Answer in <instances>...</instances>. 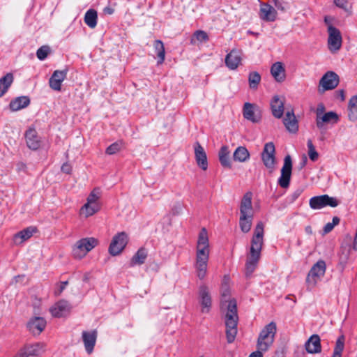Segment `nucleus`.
<instances>
[{"label": "nucleus", "mask_w": 357, "mask_h": 357, "mask_svg": "<svg viewBox=\"0 0 357 357\" xmlns=\"http://www.w3.org/2000/svg\"><path fill=\"white\" fill-rule=\"evenodd\" d=\"M46 324V320L43 317H34L28 321L26 327L32 334L39 335L44 331Z\"/></svg>", "instance_id": "nucleus-17"}, {"label": "nucleus", "mask_w": 357, "mask_h": 357, "mask_svg": "<svg viewBox=\"0 0 357 357\" xmlns=\"http://www.w3.org/2000/svg\"><path fill=\"white\" fill-rule=\"evenodd\" d=\"M128 242V234L124 232H119L114 235L109 246V252L112 256L120 254L126 248Z\"/></svg>", "instance_id": "nucleus-8"}, {"label": "nucleus", "mask_w": 357, "mask_h": 357, "mask_svg": "<svg viewBox=\"0 0 357 357\" xmlns=\"http://www.w3.org/2000/svg\"><path fill=\"white\" fill-rule=\"evenodd\" d=\"M45 344L36 343L34 344L26 345L20 353L19 357L39 356L44 354Z\"/></svg>", "instance_id": "nucleus-16"}, {"label": "nucleus", "mask_w": 357, "mask_h": 357, "mask_svg": "<svg viewBox=\"0 0 357 357\" xmlns=\"http://www.w3.org/2000/svg\"><path fill=\"white\" fill-rule=\"evenodd\" d=\"M325 106L323 103H319L316 109L315 113H316V119H319V117H321L323 114H324L325 112Z\"/></svg>", "instance_id": "nucleus-51"}, {"label": "nucleus", "mask_w": 357, "mask_h": 357, "mask_svg": "<svg viewBox=\"0 0 357 357\" xmlns=\"http://www.w3.org/2000/svg\"><path fill=\"white\" fill-rule=\"evenodd\" d=\"M98 244V241L96 238L88 237L81 238L73 247L72 253L74 258L80 259L84 257Z\"/></svg>", "instance_id": "nucleus-7"}, {"label": "nucleus", "mask_w": 357, "mask_h": 357, "mask_svg": "<svg viewBox=\"0 0 357 357\" xmlns=\"http://www.w3.org/2000/svg\"><path fill=\"white\" fill-rule=\"evenodd\" d=\"M326 271V262L321 259L319 260L312 266L305 279L307 290L311 291L316 287L317 283L324 276Z\"/></svg>", "instance_id": "nucleus-6"}, {"label": "nucleus", "mask_w": 357, "mask_h": 357, "mask_svg": "<svg viewBox=\"0 0 357 357\" xmlns=\"http://www.w3.org/2000/svg\"><path fill=\"white\" fill-rule=\"evenodd\" d=\"M271 73L278 82H282L285 79V69L282 62L274 63L271 68Z\"/></svg>", "instance_id": "nucleus-29"}, {"label": "nucleus", "mask_w": 357, "mask_h": 357, "mask_svg": "<svg viewBox=\"0 0 357 357\" xmlns=\"http://www.w3.org/2000/svg\"><path fill=\"white\" fill-rule=\"evenodd\" d=\"M353 248L355 250H357V237L354 238V243H353Z\"/></svg>", "instance_id": "nucleus-60"}, {"label": "nucleus", "mask_w": 357, "mask_h": 357, "mask_svg": "<svg viewBox=\"0 0 357 357\" xmlns=\"http://www.w3.org/2000/svg\"><path fill=\"white\" fill-rule=\"evenodd\" d=\"M67 73L68 69L55 70L49 80L50 88L54 91H60L61 89V84L66 78Z\"/></svg>", "instance_id": "nucleus-18"}, {"label": "nucleus", "mask_w": 357, "mask_h": 357, "mask_svg": "<svg viewBox=\"0 0 357 357\" xmlns=\"http://www.w3.org/2000/svg\"><path fill=\"white\" fill-rule=\"evenodd\" d=\"M335 98L340 100L341 101H344L345 99L344 91L343 89L336 91Z\"/></svg>", "instance_id": "nucleus-53"}, {"label": "nucleus", "mask_w": 357, "mask_h": 357, "mask_svg": "<svg viewBox=\"0 0 357 357\" xmlns=\"http://www.w3.org/2000/svg\"><path fill=\"white\" fill-rule=\"evenodd\" d=\"M252 193L246 192L240 203L239 227L243 233H248L252 225L254 210L252 204Z\"/></svg>", "instance_id": "nucleus-4"}, {"label": "nucleus", "mask_w": 357, "mask_h": 357, "mask_svg": "<svg viewBox=\"0 0 357 357\" xmlns=\"http://www.w3.org/2000/svg\"><path fill=\"white\" fill-rule=\"evenodd\" d=\"M148 256V250L144 247H141L130 259V266L143 264Z\"/></svg>", "instance_id": "nucleus-31"}, {"label": "nucleus", "mask_w": 357, "mask_h": 357, "mask_svg": "<svg viewBox=\"0 0 357 357\" xmlns=\"http://www.w3.org/2000/svg\"><path fill=\"white\" fill-rule=\"evenodd\" d=\"M37 229L35 227H29L22 231L17 232L14 236V241L16 244H21L25 241L30 238L34 233H36Z\"/></svg>", "instance_id": "nucleus-28"}, {"label": "nucleus", "mask_w": 357, "mask_h": 357, "mask_svg": "<svg viewBox=\"0 0 357 357\" xmlns=\"http://www.w3.org/2000/svg\"><path fill=\"white\" fill-rule=\"evenodd\" d=\"M261 81V75L257 72H251L248 75V82L250 89H256Z\"/></svg>", "instance_id": "nucleus-41"}, {"label": "nucleus", "mask_w": 357, "mask_h": 357, "mask_svg": "<svg viewBox=\"0 0 357 357\" xmlns=\"http://www.w3.org/2000/svg\"><path fill=\"white\" fill-rule=\"evenodd\" d=\"M305 231L307 234H312V229L310 226H307L305 228Z\"/></svg>", "instance_id": "nucleus-59"}, {"label": "nucleus", "mask_w": 357, "mask_h": 357, "mask_svg": "<svg viewBox=\"0 0 357 357\" xmlns=\"http://www.w3.org/2000/svg\"><path fill=\"white\" fill-rule=\"evenodd\" d=\"M100 210L98 204H92V203H86L80 210V213L85 217H89L97 213Z\"/></svg>", "instance_id": "nucleus-37"}, {"label": "nucleus", "mask_w": 357, "mask_h": 357, "mask_svg": "<svg viewBox=\"0 0 357 357\" xmlns=\"http://www.w3.org/2000/svg\"><path fill=\"white\" fill-rule=\"evenodd\" d=\"M96 189H94L89 194L86 203H92V204H98V200L99 199V196L98 193H96Z\"/></svg>", "instance_id": "nucleus-50"}, {"label": "nucleus", "mask_w": 357, "mask_h": 357, "mask_svg": "<svg viewBox=\"0 0 357 357\" xmlns=\"http://www.w3.org/2000/svg\"><path fill=\"white\" fill-rule=\"evenodd\" d=\"M241 53L233 49L225 57V65L230 70H236L241 63Z\"/></svg>", "instance_id": "nucleus-23"}, {"label": "nucleus", "mask_w": 357, "mask_h": 357, "mask_svg": "<svg viewBox=\"0 0 357 357\" xmlns=\"http://www.w3.org/2000/svg\"><path fill=\"white\" fill-rule=\"evenodd\" d=\"M344 340L345 337L343 335L338 337L335 342V346L332 357H341L342 352L344 347Z\"/></svg>", "instance_id": "nucleus-39"}, {"label": "nucleus", "mask_w": 357, "mask_h": 357, "mask_svg": "<svg viewBox=\"0 0 357 357\" xmlns=\"http://www.w3.org/2000/svg\"><path fill=\"white\" fill-rule=\"evenodd\" d=\"M292 171V160L289 155L284 157V164L281 169V175L278 178V183L282 188H287L289 186Z\"/></svg>", "instance_id": "nucleus-10"}, {"label": "nucleus", "mask_w": 357, "mask_h": 357, "mask_svg": "<svg viewBox=\"0 0 357 357\" xmlns=\"http://www.w3.org/2000/svg\"><path fill=\"white\" fill-rule=\"evenodd\" d=\"M208 39V36L204 31L197 30L193 33L190 40V43L195 45L196 40L200 43H205L207 42Z\"/></svg>", "instance_id": "nucleus-40"}, {"label": "nucleus", "mask_w": 357, "mask_h": 357, "mask_svg": "<svg viewBox=\"0 0 357 357\" xmlns=\"http://www.w3.org/2000/svg\"><path fill=\"white\" fill-rule=\"evenodd\" d=\"M334 3L336 6L342 8L344 10H347V7L348 5L347 0H334Z\"/></svg>", "instance_id": "nucleus-52"}, {"label": "nucleus", "mask_w": 357, "mask_h": 357, "mask_svg": "<svg viewBox=\"0 0 357 357\" xmlns=\"http://www.w3.org/2000/svg\"><path fill=\"white\" fill-rule=\"evenodd\" d=\"M264 224L259 221L256 225L251 239L250 252L245 262V275L250 276L255 271L261 257V252L264 245Z\"/></svg>", "instance_id": "nucleus-1"}, {"label": "nucleus", "mask_w": 357, "mask_h": 357, "mask_svg": "<svg viewBox=\"0 0 357 357\" xmlns=\"http://www.w3.org/2000/svg\"><path fill=\"white\" fill-rule=\"evenodd\" d=\"M72 167L68 163H64L61 166V171L66 174H70L71 172Z\"/></svg>", "instance_id": "nucleus-55"}, {"label": "nucleus", "mask_w": 357, "mask_h": 357, "mask_svg": "<svg viewBox=\"0 0 357 357\" xmlns=\"http://www.w3.org/2000/svg\"><path fill=\"white\" fill-rule=\"evenodd\" d=\"M243 117L252 123H258L261 119V115L258 107L252 103L245 102L243 107Z\"/></svg>", "instance_id": "nucleus-13"}, {"label": "nucleus", "mask_w": 357, "mask_h": 357, "mask_svg": "<svg viewBox=\"0 0 357 357\" xmlns=\"http://www.w3.org/2000/svg\"><path fill=\"white\" fill-rule=\"evenodd\" d=\"M305 188L303 186H300L292 192L287 197V199L290 203L294 202L303 192Z\"/></svg>", "instance_id": "nucleus-47"}, {"label": "nucleus", "mask_w": 357, "mask_h": 357, "mask_svg": "<svg viewBox=\"0 0 357 357\" xmlns=\"http://www.w3.org/2000/svg\"><path fill=\"white\" fill-rule=\"evenodd\" d=\"M225 303L227 302L225 301ZM220 309L224 313L227 340L228 343H231L236 338L238 322L237 302L236 299H229L227 304L225 303L224 301H221Z\"/></svg>", "instance_id": "nucleus-3"}, {"label": "nucleus", "mask_w": 357, "mask_h": 357, "mask_svg": "<svg viewBox=\"0 0 357 357\" xmlns=\"http://www.w3.org/2000/svg\"><path fill=\"white\" fill-rule=\"evenodd\" d=\"M275 7L282 12H284L289 8V2L287 0H273Z\"/></svg>", "instance_id": "nucleus-48"}, {"label": "nucleus", "mask_w": 357, "mask_h": 357, "mask_svg": "<svg viewBox=\"0 0 357 357\" xmlns=\"http://www.w3.org/2000/svg\"><path fill=\"white\" fill-rule=\"evenodd\" d=\"M85 24L91 29H94L98 24V12L93 9H89L84 17Z\"/></svg>", "instance_id": "nucleus-32"}, {"label": "nucleus", "mask_w": 357, "mask_h": 357, "mask_svg": "<svg viewBox=\"0 0 357 357\" xmlns=\"http://www.w3.org/2000/svg\"><path fill=\"white\" fill-rule=\"evenodd\" d=\"M155 52L158 57V65L162 64L165 59V50L164 43L160 40H155L153 44Z\"/></svg>", "instance_id": "nucleus-35"}, {"label": "nucleus", "mask_w": 357, "mask_h": 357, "mask_svg": "<svg viewBox=\"0 0 357 357\" xmlns=\"http://www.w3.org/2000/svg\"><path fill=\"white\" fill-rule=\"evenodd\" d=\"M339 121L340 118L338 114L335 112L331 111L324 113V114L319 117V119H316V125L319 129H321L324 128L325 123L333 125L338 123Z\"/></svg>", "instance_id": "nucleus-24"}, {"label": "nucleus", "mask_w": 357, "mask_h": 357, "mask_svg": "<svg viewBox=\"0 0 357 357\" xmlns=\"http://www.w3.org/2000/svg\"><path fill=\"white\" fill-rule=\"evenodd\" d=\"M114 13V9L108 6L103 8V13L105 15H112Z\"/></svg>", "instance_id": "nucleus-57"}, {"label": "nucleus", "mask_w": 357, "mask_h": 357, "mask_svg": "<svg viewBox=\"0 0 357 357\" xmlns=\"http://www.w3.org/2000/svg\"><path fill=\"white\" fill-rule=\"evenodd\" d=\"M305 347L309 354H317L321 350L320 337L318 335L314 334L307 340L305 344Z\"/></svg>", "instance_id": "nucleus-26"}, {"label": "nucleus", "mask_w": 357, "mask_h": 357, "mask_svg": "<svg viewBox=\"0 0 357 357\" xmlns=\"http://www.w3.org/2000/svg\"><path fill=\"white\" fill-rule=\"evenodd\" d=\"M261 156L264 166L273 172L276 164L275 148L273 142L265 144Z\"/></svg>", "instance_id": "nucleus-9"}, {"label": "nucleus", "mask_w": 357, "mask_h": 357, "mask_svg": "<svg viewBox=\"0 0 357 357\" xmlns=\"http://www.w3.org/2000/svg\"><path fill=\"white\" fill-rule=\"evenodd\" d=\"M199 300L201 305V311L203 313H208L212 306V300L208 287L202 284L199 287Z\"/></svg>", "instance_id": "nucleus-12"}, {"label": "nucleus", "mask_w": 357, "mask_h": 357, "mask_svg": "<svg viewBox=\"0 0 357 357\" xmlns=\"http://www.w3.org/2000/svg\"><path fill=\"white\" fill-rule=\"evenodd\" d=\"M233 157L235 161L243 162L250 158V153L245 146H238L235 150Z\"/></svg>", "instance_id": "nucleus-36"}, {"label": "nucleus", "mask_w": 357, "mask_h": 357, "mask_svg": "<svg viewBox=\"0 0 357 357\" xmlns=\"http://www.w3.org/2000/svg\"><path fill=\"white\" fill-rule=\"evenodd\" d=\"M220 292L222 298V301H224L225 303V301L228 302L229 301H227V298L229 296L230 289L228 283L226 282V276H225L224 280L222 283ZM226 304H227V303H226Z\"/></svg>", "instance_id": "nucleus-42"}, {"label": "nucleus", "mask_w": 357, "mask_h": 357, "mask_svg": "<svg viewBox=\"0 0 357 357\" xmlns=\"http://www.w3.org/2000/svg\"><path fill=\"white\" fill-rule=\"evenodd\" d=\"M25 139L27 146L33 151L38 150L41 144L40 138L34 128H29L25 132Z\"/></svg>", "instance_id": "nucleus-22"}, {"label": "nucleus", "mask_w": 357, "mask_h": 357, "mask_svg": "<svg viewBox=\"0 0 357 357\" xmlns=\"http://www.w3.org/2000/svg\"><path fill=\"white\" fill-rule=\"evenodd\" d=\"M277 331L276 324L271 321L261 331L257 339V349L251 353L248 357H263L264 352L266 351L272 345Z\"/></svg>", "instance_id": "nucleus-5"}, {"label": "nucleus", "mask_w": 357, "mask_h": 357, "mask_svg": "<svg viewBox=\"0 0 357 357\" xmlns=\"http://www.w3.org/2000/svg\"><path fill=\"white\" fill-rule=\"evenodd\" d=\"M50 52V47L47 45H43L40 47L36 52V56L38 59L40 61L45 60L47 55Z\"/></svg>", "instance_id": "nucleus-46"}, {"label": "nucleus", "mask_w": 357, "mask_h": 357, "mask_svg": "<svg viewBox=\"0 0 357 357\" xmlns=\"http://www.w3.org/2000/svg\"><path fill=\"white\" fill-rule=\"evenodd\" d=\"M324 21L325 24L327 26V31H329V27L333 26V24H332L333 21V18L330 16H325Z\"/></svg>", "instance_id": "nucleus-54"}, {"label": "nucleus", "mask_w": 357, "mask_h": 357, "mask_svg": "<svg viewBox=\"0 0 357 357\" xmlns=\"http://www.w3.org/2000/svg\"><path fill=\"white\" fill-rule=\"evenodd\" d=\"M328 33V47L331 52H335L342 47V38L341 33L336 27L330 26Z\"/></svg>", "instance_id": "nucleus-11"}, {"label": "nucleus", "mask_w": 357, "mask_h": 357, "mask_svg": "<svg viewBox=\"0 0 357 357\" xmlns=\"http://www.w3.org/2000/svg\"><path fill=\"white\" fill-rule=\"evenodd\" d=\"M122 146H123L122 141L115 142L114 143L112 144L106 149L105 152L108 155L115 154L121 149Z\"/></svg>", "instance_id": "nucleus-43"}, {"label": "nucleus", "mask_w": 357, "mask_h": 357, "mask_svg": "<svg viewBox=\"0 0 357 357\" xmlns=\"http://www.w3.org/2000/svg\"><path fill=\"white\" fill-rule=\"evenodd\" d=\"M219 160L221 165L226 168H231V162L229 160V151L227 146L221 147L219 151Z\"/></svg>", "instance_id": "nucleus-34"}, {"label": "nucleus", "mask_w": 357, "mask_h": 357, "mask_svg": "<svg viewBox=\"0 0 357 357\" xmlns=\"http://www.w3.org/2000/svg\"><path fill=\"white\" fill-rule=\"evenodd\" d=\"M30 104V98L28 96H20L10 102L9 107L11 111L17 112L22 109Z\"/></svg>", "instance_id": "nucleus-30"}, {"label": "nucleus", "mask_w": 357, "mask_h": 357, "mask_svg": "<svg viewBox=\"0 0 357 357\" xmlns=\"http://www.w3.org/2000/svg\"><path fill=\"white\" fill-rule=\"evenodd\" d=\"M195 158L199 167L205 171L208 168L206 153L202 145L197 142L194 146Z\"/></svg>", "instance_id": "nucleus-20"}, {"label": "nucleus", "mask_w": 357, "mask_h": 357, "mask_svg": "<svg viewBox=\"0 0 357 357\" xmlns=\"http://www.w3.org/2000/svg\"><path fill=\"white\" fill-rule=\"evenodd\" d=\"M209 254L208 232L206 229L204 227L201 229L198 236L195 264L197 275L200 280H203L206 275Z\"/></svg>", "instance_id": "nucleus-2"}, {"label": "nucleus", "mask_w": 357, "mask_h": 357, "mask_svg": "<svg viewBox=\"0 0 357 357\" xmlns=\"http://www.w3.org/2000/svg\"><path fill=\"white\" fill-rule=\"evenodd\" d=\"M273 116L276 119H280L284 114V100L279 96H274L270 102Z\"/></svg>", "instance_id": "nucleus-19"}, {"label": "nucleus", "mask_w": 357, "mask_h": 357, "mask_svg": "<svg viewBox=\"0 0 357 357\" xmlns=\"http://www.w3.org/2000/svg\"><path fill=\"white\" fill-rule=\"evenodd\" d=\"M14 77L13 73H8L0 78V98L2 97L8 90L13 82Z\"/></svg>", "instance_id": "nucleus-33"}, {"label": "nucleus", "mask_w": 357, "mask_h": 357, "mask_svg": "<svg viewBox=\"0 0 357 357\" xmlns=\"http://www.w3.org/2000/svg\"><path fill=\"white\" fill-rule=\"evenodd\" d=\"M277 10L268 3H263L260 5L259 17L266 22H274L277 18Z\"/></svg>", "instance_id": "nucleus-21"}, {"label": "nucleus", "mask_w": 357, "mask_h": 357, "mask_svg": "<svg viewBox=\"0 0 357 357\" xmlns=\"http://www.w3.org/2000/svg\"><path fill=\"white\" fill-rule=\"evenodd\" d=\"M307 149H308V155H309L310 159L312 161L317 160L319 154H318L317 151H316L315 147L313 145L311 139L307 140Z\"/></svg>", "instance_id": "nucleus-44"}, {"label": "nucleus", "mask_w": 357, "mask_h": 357, "mask_svg": "<svg viewBox=\"0 0 357 357\" xmlns=\"http://www.w3.org/2000/svg\"><path fill=\"white\" fill-rule=\"evenodd\" d=\"M68 284V281L61 282V284H60L59 289L57 291H56L55 294L56 295L61 294V292L65 289V288H66V287L67 286Z\"/></svg>", "instance_id": "nucleus-56"}, {"label": "nucleus", "mask_w": 357, "mask_h": 357, "mask_svg": "<svg viewBox=\"0 0 357 357\" xmlns=\"http://www.w3.org/2000/svg\"><path fill=\"white\" fill-rule=\"evenodd\" d=\"M307 157L305 155L303 156L302 160L300 162V169H303L307 164Z\"/></svg>", "instance_id": "nucleus-58"}, {"label": "nucleus", "mask_w": 357, "mask_h": 357, "mask_svg": "<svg viewBox=\"0 0 357 357\" xmlns=\"http://www.w3.org/2000/svg\"><path fill=\"white\" fill-rule=\"evenodd\" d=\"M282 354H285L284 349V348L282 349Z\"/></svg>", "instance_id": "nucleus-61"}, {"label": "nucleus", "mask_w": 357, "mask_h": 357, "mask_svg": "<svg viewBox=\"0 0 357 357\" xmlns=\"http://www.w3.org/2000/svg\"><path fill=\"white\" fill-rule=\"evenodd\" d=\"M339 76L333 71L326 73L319 81V85L324 91L334 89L339 84Z\"/></svg>", "instance_id": "nucleus-14"}, {"label": "nucleus", "mask_w": 357, "mask_h": 357, "mask_svg": "<svg viewBox=\"0 0 357 357\" xmlns=\"http://www.w3.org/2000/svg\"><path fill=\"white\" fill-rule=\"evenodd\" d=\"M309 204L311 208L314 210L321 209L324 208L325 206V199L324 195L319 196H314L310 198Z\"/></svg>", "instance_id": "nucleus-38"}, {"label": "nucleus", "mask_w": 357, "mask_h": 357, "mask_svg": "<svg viewBox=\"0 0 357 357\" xmlns=\"http://www.w3.org/2000/svg\"><path fill=\"white\" fill-rule=\"evenodd\" d=\"M283 123L286 129L291 133H296L298 130V123L295 116L294 110L287 111L283 119Z\"/></svg>", "instance_id": "nucleus-25"}, {"label": "nucleus", "mask_w": 357, "mask_h": 357, "mask_svg": "<svg viewBox=\"0 0 357 357\" xmlns=\"http://www.w3.org/2000/svg\"><path fill=\"white\" fill-rule=\"evenodd\" d=\"M71 308V305L67 301L61 300L50 308V312L54 317L60 318L68 316Z\"/></svg>", "instance_id": "nucleus-15"}, {"label": "nucleus", "mask_w": 357, "mask_h": 357, "mask_svg": "<svg viewBox=\"0 0 357 357\" xmlns=\"http://www.w3.org/2000/svg\"><path fill=\"white\" fill-rule=\"evenodd\" d=\"M340 222V219L337 216H334L332 220V222H328L326 224V225L324 227L323 229V235L327 234L329 232H331L335 226L339 225Z\"/></svg>", "instance_id": "nucleus-45"}, {"label": "nucleus", "mask_w": 357, "mask_h": 357, "mask_svg": "<svg viewBox=\"0 0 357 357\" xmlns=\"http://www.w3.org/2000/svg\"><path fill=\"white\" fill-rule=\"evenodd\" d=\"M82 339L84 344L85 349L89 355L92 353L96 341V331H83Z\"/></svg>", "instance_id": "nucleus-27"}, {"label": "nucleus", "mask_w": 357, "mask_h": 357, "mask_svg": "<svg viewBox=\"0 0 357 357\" xmlns=\"http://www.w3.org/2000/svg\"><path fill=\"white\" fill-rule=\"evenodd\" d=\"M325 206H329L331 207H336L339 205L340 202L335 198L324 195Z\"/></svg>", "instance_id": "nucleus-49"}]
</instances>
